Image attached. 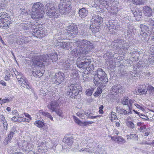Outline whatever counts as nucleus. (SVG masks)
Listing matches in <instances>:
<instances>
[{
	"instance_id": "nucleus-1",
	"label": "nucleus",
	"mask_w": 154,
	"mask_h": 154,
	"mask_svg": "<svg viewBox=\"0 0 154 154\" xmlns=\"http://www.w3.org/2000/svg\"><path fill=\"white\" fill-rule=\"evenodd\" d=\"M81 60L80 57H78L76 61V64L77 66L81 69H85L87 70L90 71L94 69V65L91 63V59H85Z\"/></svg>"
},
{
	"instance_id": "nucleus-2",
	"label": "nucleus",
	"mask_w": 154,
	"mask_h": 154,
	"mask_svg": "<svg viewBox=\"0 0 154 154\" xmlns=\"http://www.w3.org/2000/svg\"><path fill=\"white\" fill-rule=\"evenodd\" d=\"M95 75L93 81L95 83L98 82L99 80L101 81L104 84L106 83L108 81L107 75L101 68H98L95 72Z\"/></svg>"
},
{
	"instance_id": "nucleus-3",
	"label": "nucleus",
	"mask_w": 154,
	"mask_h": 154,
	"mask_svg": "<svg viewBox=\"0 0 154 154\" xmlns=\"http://www.w3.org/2000/svg\"><path fill=\"white\" fill-rule=\"evenodd\" d=\"M68 87L69 91L67 92V94L71 98L77 96L82 91L81 86L79 83H73L69 85Z\"/></svg>"
},
{
	"instance_id": "nucleus-4",
	"label": "nucleus",
	"mask_w": 154,
	"mask_h": 154,
	"mask_svg": "<svg viewBox=\"0 0 154 154\" xmlns=\"http://www.w3.org/2000/svg\"><path fill=\"white\" fill-rule=\"evenodd\" d=\"M48 57L46 55L35 56L32 59L33 64L40 67L47 65V63L48 60L47 58Z\"/></svg>"
},
{
	"instance_id": "nucleus-5",
	"label": "nucleus",
	"mask_w": 154,
	"mask_h": 154,
	"mask_svg": "<svg viewBox=\"0 0 154 154\" xmlns=\"http://www.w3.org/2000/svg\"><path fill=\"white\" fill-rule=\"evenodd\" d=\"M63 3H59L58 8L60 13L63 15H66L71 11L72 8L70 0H65Z\"/></svg>"
},
{
	"instance_id": "nucleus-6",
	"label": "nucleus",
	"mask_w": 154,
	"mask_h": 154,
	"mask_svg": "<svg viewBox=\"0 0 154 154\" xmlns=\"http://www.w3.org/2000/svg\"><path fill=\"white\" fill-rule=\"evenodd\" d=\"M45 7L46 13L49 17H54V18H57L59 16L60 14L54 6H53L52 4L47 3Z\"/></svg>"
},
{
	"instance_id": "nucleus-7",
	"label": "nucleus",
	"mask_w": 154,
	"mask_h": 154,
	"mask_svg": "<svg viewBox=\"0 0 154 154\" xmlns=\"http://www.w3.org/2000/svg\"><path fill=\"white\" fill-rule=\"evenodd\" d=\"M0 19L2 28L7 29L11 22V18L7 13L2 12L0 14Z\"/></svg>"
},
{
	"instance_id": "nucleus-8",
	"label": "nucleus",
	"mask_w": 154,
	"mask_h": 154,
	"mask_svg": "<svg viewBox=\"0 0 154 154\" xmlns=\"http://www.w3.org/2000/svg\"><path fill=\"white\" fill-rule=\"evenodd\" d=\"M113 46L118 49H123L125 51L129 48L128 44L124 40L117 39L114 41L112 43Z\"/></svg>"
},
{
	"instance_id": "nucleus-9",
	"label": "nucleus",
	"mask_w": 154,
	"mask_h": 154,
	"mask_svg": "<svg viewBox=\"0 0 154 154\" xmlns=\"http://www.w3.org/2000/svg\"><path fill=\"white\" fill-rule=\"evenodd\" d=\"M66 30L67 31V34L68 36L72 38L75 37L78 33L77 25L74 24H72L69 26Z\"/></svg>"
},
{
	"instance_id": "nucleus-10",
	"label": "nucleus",
	"mask_w": 154,
	"mask_h": 154,
	"mask_svg": "<svg viewBox=\"0 0 154 154\" xmlns=\"http://www.w3.org/2000/svg\"><path fill=\"white\" fill-rule=\"evenodd\" d=\"M52 76L53 80L54 81V83L57 85L60 84L64 80V76L63 73L58 72L54 73V75Z\"/></svg>"
},
{
	"instance_id": "nucleus-11",
	"label": "nucleus",
	"mask_w": 154,
	"mask_h": 154,
	"mask_svg": "<svg viewBox=\"0 0 154 154\" xmlns=\"http://www.w3.org/2000/svg\"><path fill=\"white\" fill-rule=\"evenodd\" d=\"M71 54L74 57H77L81 54L84 55L88 54L87 50H84L82 48H74L70 52Z\"/></svg>"
},
{
	"instance_id": "nucleus-12",
	"label": "nucleus",
	"mask_w": 154,
	"mask_h": 154,
	"mask_svg": "<svg viewBox=\"0 0 154 154\" xmlns=\"http://www.w3.org/2000/svg\"><path fill=\"white\" fill-rule=\"evenodd\" d=\"M57 45L62 49L70 50L72 47L73 44L72 42L66 43L58 41L57 43Z\"/></svg>"
},
{
	"instance_id": "nucleus-13",
	"label": "nucleus",
	"mask_w": 154,
	"mask_h": 154,
	"mask_svg": "<svg viewBox=\"0 0 154 154\" xmlns=\"http://www.w3.org/2000/svg\"><path fill=\"white\" fill-rule=\"evenodd\" d=\"M45 14V11H32L31 13V17L33 19H39L43 17Z\"/></svg>"
},
{
	"instance_id": "nucleus-14",
	"label": "nucleus",
	"mask_w": 154,
	"mask_h": 154,
	"mask_svg": "<svg viewBox=\"0 0 154 154\" xmlns=\"http://www.w3.org/2000/svg\"><path fill=\"white\" fill-rule=\"evenodd\" d=\"M33 32L35 33V35H38V36L41 37H45L47 33V30L45 29L42 28H39L38 29L36 28Z\"/></svg>"
},
{
	"instance_id": "nucleus-15",
	"label": "nucleus",
	"mask_w": 154,
	"mask_h": 154,
	"mask_svg": "<svg viewBox=\"0 0 154 154\" xmlns=\"http://www.w3.org/2000/svg\"><path fill=\"white\" fill-rule=\"evenodd\" d=\"M59 106L58 102L54 100H52L47 106L48 108L52 110V112H53L55 110L57 109Z\"/></svg>"
},
{
	"instance_id": "nucleus-16",
	"label": "nucleus",
	"mask_w": 154,
	"mask_h": 154,
	"mask_svg": "<svg viewBox=\"0 0 154 154\" xmlns=\"http://www.w3.org/2000/svg\"><path fill=\"white\" fill-rule=\"evenodd\" d=\"M102 23H93L90 25V29L93 33H96L99 32L100 30V27L102 26Z\"/></svg>"
},
{
	"instance_id": "nucleus-17",
	"label": "nucleus",
	"mask_w": 154,
	"mask_h": 154,
	"mask_svg": "<svg viewBox=\"0 0 154 154\" xmlns=\"http://www.w3.org/2000/svg\"><path fill=\"white\" fill-rule=\"evenodd\" d=\"M32 11H45L43 4L42 3L39 2L35 3L33 5Z\"/></svg>"
},
{
	"instance_id": "nucleus-18",
	"label": "nucleus",
	"mask_w": 154,
	"mask_h": 154,
	"mask_svg": "<svg viewBox=\"0 0 154 154\" xmlns=\"http://www.w3.org/2000/svg\"><path fill=\"white\" fill-rule=\"evenodd\" d=\"M46 55L48 57L47 58V59L48 60V63H47V65L49 64V62H55L58 59L57 55L56 53H52L49 55Z\"/></svg>"
},
{
	"instance_id": "nucleus-19",
	"label": "nucleus",
	"mask_w": 154,
	"mask_h": 154,
	"mask_svg": "<svg viewBox=\"0 0 154 154\" xmlns=\"http://www.w3.org/2000/svg\"><path fill=\"white\" fill-rule=\"evenodd\" d=\"M103 21V18L99 15H94L92 16L91 20V22L92 23H102Z\"/></svg>"
},
{
	"instance_id": "nucleus-20",
	"label": "nucleus",
	"mask_w": 154,
	"mask_h": 154,
	"mask_svg": "<svg viewBox=\"0 0 154 154\" xmlns=\"http://www.w3.org/2000/svg\"><path fill=\"white\" fill-rule=\"evenodd\" d=\"M112 91L116 93H122L123 92L124 89L120 85H115L112 88Z\"/></svg>"
},
{
	"instance_id": "nucleus-21",
	"label": "nucleus",
	"mask_w": 154,
	"mask_h": 154,
	"mask_svg": "<svg viewBox=\"0 0 154 154\" xmlns=\"http://www.w3.org/2000/svg\"><path fill=\"white\" fill-rule=\"evenodd\" d=\"M85 47L84 48L82 49L84 50H87L88 51V53L89 51H90V50L93 49L94 47L93 44L87 40V41L85 42Z\"/></svg>"
},
{
	"instance_id": "nucleus-22",
	"label": "nucleus",
	"mask_w": 154,
	"mask_h": 154,
	"mask_svg": "<svg viewBox=\"0 0 154 154\" xmlns=\"http://www.w3.org/2000/svg\"><path fill=\"white\" fill-rule=\"evenodd\" d=\"M143 13L145 16L150 17L152 14V11L150 7L147 6H144L143 8Z\"/></svg>"
},
{
	"instance_id": "nucleus-23",
	"label": "nucleus",
	"mask_w": 154,
	"mask_h": 154,
	"mask_svg": "<svg viewBox=\"0 0 154 154\" xmlns=\"http://www.w3.org/2000/svg\"><path fill=\"white\" fill-rule=\"evenodd\" d=\"M70 62L69 60H67L64 62L62 64V69L65 70L69 69L71 68Z\"/></svg>"
},
{
	"instance_id": "nucleus-24",
	"label": "nucleus",
	"mask_w": 154,
	"mask_h": 154,
	"mask_svg": "<svg viewBox=\"0 0 154 154\" xmlns=\"http://www.w3.org/2000/svg\"><path fill=\"white\" fill-rule=\"evenodd\" d=\"M133 14L137 21H139L141 19L142 17V12L140 10L138 9L136 10L134 12Z\"/></svg>"
},
{
	"instance_id": "nucleus-25",
	"label": "nucleus",
	"mask_w": 154,
	"mask_h": 154,
	"mask_svg": "<svg viewBox=\"0 0 154 154\" xmlns=\"http://www.w3.org/2000/svg\"><path fill=\"white\" fill-rule=\"evenodd\" d=\"M73 140V138L72 136L66 137L65 140L64 139V138L63 139V142L69 146H72Z\"/></svg>"
},
{
	"instance_id": "nucleus-26",
	"label": "nucleus",
	"mask_w": 154,
	"mask_h": 154,
	"mask_svg": "<svg viewBox=\"0 0 154 154\" xmlns=\"http://www.w3.org/2000/svg\"><path fill=\"white\" fill-rule=\"evenodd\" d=\"M88 13V11L85 8L81 9L79 11V14L80 17L82 18L86 17Z\"/></svg>"
},
{
	"instance_id": "nucleus-27",
	"label": "nucleus",
	"mask_w": 154,
	"mask_h": 154,
	"mask_svg": "<svg viewBox=\"0 0 154 154\" xmlns=\"http://www.w3.org/2000/svg\"><path fill=\"white\" fill-rule=\"evenodd\" d=\"M86 41H87L86 39L78 41L75 42V45L77 47H80L79 48H84L85 47V44Z\"/></svg>"
},
{
	"instance_id": "nucleus-28",
	"label": "nucleus",
	"mask_w": 154,
	"mask_h": 154,
	"mask_svg": "<svg viewBox=\"0 0 154 154\" xmlns=\"http://www.w3.org/2000/svg\"><path fill=\"white\" fill-rule=\"evenodd\" d=\"M21 26L22 28L24 30H29L30 28L33 29H33H34L33 26L29 22L23 24L21 25Z\"/></svg>"
},
{
	"instance_id": "nucleus-29",
	"label": "nucleus",
	"mask_w": 154,
	"mask_h": 154,
	"mask_svg": "<svg viewBox=\"0 0 154 154\" xmlns=\"http://www.w3.org/2000/svg\"><path fill=\"white\" fill-rule=\"evenodd\" d=\"M141 32L149 33V26L144 24L140 25Z\"/></svg>"
},
{
	"instance_id": "nucleus-30",
	"label": "nucleus",
	"mask_w": 154,
	"mask_h": 154,
	"mask_svg": "<svg viewBox=\"0 0 154 154\" xmlns=\"http://www.w3.org/2000/svg\"><path fill=\"white\" fill-rule=\"evenodd\" d=\"M146 24L149 26L150 28L152 29L154 26V21L151 18H148L146 20Z\"/></svg>"
},
{
	"instance_id": "nucleus-31",
	"label": "nucleus",
	"mask_w": 154,
	"mask_h": 154,
	"mask_svg": "<svg viewBox=\"0 0 154 154\" xmlns=\"http://www.w3.org/2000/svg\"><path fill=\"white\" fill-rule=\"evenodd\" d=\"M149 34V33L140 32V38L143 42H145L147 41L148 38Z\"/></svg>"
},
{
	"instance_id": "nucleus-32",
	"label": "nucleus",
	"mask_w": 154,
	"mask_h": 154,
	"mask_svg": "<svg viewBox=\"0 0 154 154\" xmlns=\"http://www.w3.org/2000/svg\"><path fill=\"white\" fill-rule=\"evenodd\" d=\"M39 113L40 114L42 115L43 116L49 118L52 121L53 120V118L50 113L48 112H45L42 110H40L39 111Z\"/></svg>"
},
{
	"instance_id": "nucleus-33",
	"label": "nucleus",
	"mask_w": 154,
	"mask_h": 154,
	"mask_svg": "<svg viewBox=\"0 0 154 154\" xmlns=\"http://www.w3.org/2000/svg\"><path fill=\"white\" fill-rule=\"evenodd\" d=\"M38 150L40 154H47L48 152L47 150L46 149H44L42 146H38Z\"/></svg>"
},
{
	"instance_id": "nucleus-34",
	"label": "nucleus",
	"mask_w": 154,
	"mask_h": 154,
	"mask_svg": "<svg viewBox=\"0 0 154 154\" xmlns=\"http://www.w3.org/2000/svg\"><path fill=\"white\" fill-rule=\"evenodd\" d=\"M143 86L139 87L138 90L140 93V95H145L146 94L148 89H143Z\"/></svg>"
},
{
	"instance_id": "nucleus-35",
	"label": "nucleus",
	"mask_w": 154,
	"mask_h": 154,
	"mask_svg": "<svg viewBox=\"0 0 154 154\" xmlns=\"http://www.w3.org/2000/svg\"><path fill=\"white\" fill-rule=\"evenodd\" d=\"M129 100L128 97L125 96L122 99L121 103L124 105H126L128 104Z\"/></svg>"
},
{
	"instance_id": "nucleus-36",
	"label": "nucleus",
	"mask_w": 154,
	"mask_h": 154,
	"mask_svg": "<svg viewBox=\"0 0 154 154\" xmlns=\"http://www.w3.org/2000/svg\"><path fill=\"white\" fill-rule=\"evenodd\" d=\"M70 75L73 78H77L78 76V72L77 70L74 69L72 70Z\"/></svg>"
},
{
	"instance_id": "nucleus-37",
	"label": "nucleus",
	"mask_w": 154,
	"mask_h": 154,
	"mask_svg": "<svg viewBox=\"0 0 154 154\" xmlns=\"http://www.w3.org/2000/svg\"><path fill=\"white\" fill-rule=\"evenodd\" d=\"M34 124L39 128L43 127L44 125V124L43 122L40 121H36L34 123Z\"/></svg>"
},
{
	"instance_id": "nucleus-38",
	"label": "nucleus",
	"mask_w": 154,
	"mask_h": 154,
	"mask_svg": "<svg viewBox=\"0 0 154 154\" xmlns=\"http://www.w3.org/2000/svg\"><path fill=\"white\" fill-rule=\"evenodd\" d=\"M114 137L115 138V140H117V141H118L119 142L124 143L125 142V139H124L123 137L121 136H116L115 137Z\"/></svg>"
},
{
	"instance_id": "nucleus-39",
	"label": "nucleus",
	"mask_w": 154,
	"mask_h": 154,
	"mask_svg": "<svg viewBox=\"0 0 154 154\" xmlns=\"http://www.w3.org/2000/svg\"><path fill=\"white\" fill-rule=\"evenodd\" d=\"M102 92V90L101 88H97L96 91L94 94V95L95 97H97L100 95Z\"/></svg>"
},
{
	"instance_id": "nucleus-40",
	"label": "nucleus",
	"mask_w": 154,
	"mask_h": 154,
	"mask_svg": "<svg viewBox=\"0 0 154 154\" xmlns=\"http://www.w3.org/2000/svg\"><path fill=\"white\" fill-rule=\"evenodd\" d=\"M128 137L130 139H133L136 140H137L138 139V137L137 135L135 134H131L129 135H128Z\"/></svg>"
},
{
	"instance_id": "nucleus-41",
	"label": "nucleus",
	"mask_w": 154,
	"mask_h": 154,
	"mask_svg": "<svg viewBox=\"0 0 154 154\" xmlns=\"http://www.w3.org/2000/svg\"><path fill=\"white\" fill-rule=\"evenodd\" d=\"M12 138L10 136H9L8 135V136L5 139L4 141V144L5 145H7L8 144V142L11 141Z\"/></svg>"
},
{
	"instance_id": "nucleus-42",
	"label": "nucleus",
	"mask_w": 154,
	"mask_h": 154,
	"mask_svg": "<svg viewBox=\"0 0 154 154\" xmlns=\"http://www.w3.org/2000/svg\"><path fill=\"white\" fill-rule=\"evenodd\" d=\"M127 126L131 129H133L134 128L135 125L133 122L131 121H128L127 123Z\"/></svg>"
},
{
	"instance_id": "nucleus-43",
	"label": "nucleus",
	"mask_w": 154,
	"mask_h": 154,
	"mask_svg": "<svg viewBox=\"0 0 154 154\" xmlns=\"http://www.w3.org/2000/svg\"><path fill=\"white\" fill-rule=\"evenodd\" d=\"M133 4L136 5H140L143 3L142 0H132Z\"/></svg>"
},
{
	"instance_id": "nucleus-44",
	"label": "nucleus",
	"mask_w": 154,
	"mask_h": 154,
	"mask_svg": "<svg viewBox=\"0 0 154 154\" xmlns=\"http://www.w3.org/2000/svg\"><path fill=\"white\" fill-rule=\"evenodd\" d=\"M54 112H55L60 117H63V114L62 111L60 109H56L54 111Z\"/></svg>"
},
{
	"instance_id": "nucleus-45",
	"label": "nucleus",
	"mask_w": 154,
	"mask_h": 154,
	"mask_svg": "<svg viewBox=\"0 0 154 154\" xmlns=\"http://www.w3.org/2000/svg\"><path fill=\"white\" fill-rule=\"evenodd\" d=\"M26 79V78H25V77L23 76L22 77V78H20V79L18 81L20 84V85H21L22 87H25V86L23 84V83H22L23 82L24 80H25Z\"/></svg>"
},
{
	"instance_id": "nucleus-46",
	"label": "nucleus",
	"mask_w": 154,
	"mask_h": 154,
	"mask_svg": "<svg viewBox=\"0 0 154 154\" xmlns=\"http://www.w3.org/2000/svg\"><path fill=\"white\" fill-rule=\"evenodd\" d=\"M26 79V78H25V77L23 76L22 77V78H20V79L18 81L20 84V85H21L22 87H25V86L23 84V83H22L23 82L24 80H25Z\"/></svg>"
},
{
	"instance_id": "nucleus-47",
	"label": "nucleus",
	"mask_w": 154,
	"mask_h": 154,
	"mask_svg": "<svg viewBox=\"0 0 154 154\" xmlns=\"http://www.w3.org/2000/svg\"><path fill=\"white\" fill-rule=\"evenodd\" d=\"M23 82L22 84L23 83V84L25 86V87H23L26 88H29V85L28 81L27 79H26Z\"/></svg>"
},
{
	"instance_id": "nucleus-48",
	"label": "nucleus",
	"mask_w": 154,
	"mask_h": 154,
	"mask_svg": "<svg viewBox=\"0 0 154 154\" xmlns=\"http://www.w3.org/2000/svg\"><path fill=\"white\" fill-rule=\"evenodd\" d=\"M93 91V90L92 89H88L86 91V93L88 96H91L92 95Z\"/></svg>"
},
{
	"instance_id": "nucleus-49",
	"label": "nucleus",
	"mask_w": 154,
	"mask_h": 154,
	"mask_svg": "<svg viewBox=\"0 0 154 154\" xmlns=\"http://www.w3.org/2000/svg\"><path fill=\"white\" fill-rule=\"evenodd\" d=\"M26 119L24 117H19L18 118L17 121L19 122H24L26 121Z\"/></svg>"
},
{
	"instance_id": "nucleus-50",
	"label": "nucleus",
	"mask_w": 154,
	"mask_h": 154,
	"mask_svg": "<svg viewBox=\"0 0 154 154\" xmlns=\"http://www.w3.org/2000/svg\"><path fill=\"white\" fill-rule=\"evenodd\" d=\"M100 3L103 6H108L107 2L105 0H102L100 1Z\"/></svg>"
},
{
	"instance_id": "nucleus-51",
	"label": "nucleus",
	"mask_w": 154,
	"mask_h": 154,
	"mask_svg": "<svg viewBox=\"0 0 154 154\" xmlns=\"http://www.w3.org/2000/svg\"><path fill=\"white\" fill-rule=\"evenodd\" d=\"M75 118L74 121L75 122L80 125H82V122L80 121L78 118L75 117Z\"/></svg>"
},
{
	"instance_id": "nucleus-52",
	"label": "nucleus",
	"mask_w": 154,
	"mask_h": 154,
	"mask_svg": "<svg viewBox=\"0 0 154 154\" xmlns=\"http://www.w3.org/2000/svg\"><path fill=\"white\" fill-rule=\"evenodd\" d=\"M148 90L150 91V92L152 93L154 92V88L151 85H149L148 87Z\"/></svg>"
},
{
	"instance_id": "nucleus-53",
	"label": "nucleus",
	"mask_w": 154,
	"mask_h": 154,
	"mask_svg": "<svg viewBox=\"0 0 154 154\" xmlns=\"http://www.w3.org/2000/svg\"><path fill=\"white\" fill-rule=\"evenodd\" d=\"M96 152L99 154H102L103 153L104 150L103 149L98 148L96 150Z\"/></svg>"
},
{
	"instance_id": "nucleus-54",
	"label": "nucleus",
	"mask_w": 154,
	"mask_h": 154,
	"mask_svg": "<svg viewBox=\"0 0 154 154\" xmlns=\"http://www.w3.org/2000/svg\"><path fill=\"white\" fill-rule=\"evenodd\" d=\"M134 100L133 99H130L129 100V103H128V104L130 105V106H128L129 108V109H131V106L133 103L134 102Z\"/></svg>"
},
{
	"instance_id": "nucleus-55",
	"label": "nucleus",
	"mask_w": 154,
	"mask_h": 154,
	"mask_svg": "<svg viewBox=\"0 0 154 154\" xmlns=\"http://www.w3.org/2000/svg\"><path fill=\"white\" fill-rule=\"evenodd\" d=\"M119 112L122 114L125 115L127 113V111L123 109H120L119 111Z\"/></svg>"
},
{
	"instance_id": "nucleus-56",
	"label": "nucleus",
	"mask_w": 154,
	"mask_h": 154,
	"mask_svg": "<svg viewBox=\"0 0 154 154\" xmlns=\"http://www.w3.org/2000/svg\"><path fill=\"white\" fill-rule=\"evenodd\" d=\"M77 115L82 119H84V114L83 113H81L79 112H78L77 113Z\"/></svg>"
},
{
	"instance_id": "nucleus-57",
	"label": "nucleus",
	"mask_w": 154,
	"mask_h": 154,
	"mask_svg": "<svg viewBox=\"0 0 154 154\" xmlns=\"http://www.w3.org/2000/svg\"><path fill=\"white\" fill-rule=\"evenodd\" d=\"M139 116L141 118L144 119L146 120H147L149 119L145 115H144L141 114L139 115Z\"/></svg>"
},
{
	"instance_id": "nucleus-58",
	"label": "nucleus",
	"mask_w": 154,
	"mask_h": 154,
	"mask_svg": "<svg viewBox=\"0 0 154 154\" xmlns=\"http://www.w3.org/2000/svg\"><path fill=\"white\" fill-rule=\"evenodd\" d=\"M115 114L116 113L113 112H112L111 113V118H113L114 120L116 119L117 117L115 115Z\"/></svg>"
},
{
	"instance_id": "nucleus-59",
	"label": "nucleus",
	"mask_w": 154,
	"mask_h": 154,
	"mask_svg": "<svg viewBox=\"0 0 154 154\" xmlns=\"http://www.w3.org/2000/svg\"><path fill=\"white\" fill-rule=\"evenodd\" d=\"M2 123L3 125V126L4 128L6 130H7V127H8V124L6 122H4V121H3Z\"/></svg>"
},
{
	"instance_id": "nucleus-60",
	"label": "nucleus",
	"mask_w": 154,
	"mask_h": 154,
	"mask_svg": "<svg viewBox=\"0 0 154 154\" xmlns=\"http://www.w3.org/2000/svg\"><path fill=\"white\" fill-rule=\"evenodd\" d=\"M14 129L12 130L10 132V134L8 135L9 136H10L11 137H13V135L14 134Z\"/></svg>"
},
{
	"instance_id": "nucleus-61",
	"label": "nucleus",
	"mask_w": 154,
	"mask_h": 154,
	"mask_svg": "<svg viewBox=\"0 0 154 154\" xmlns=\"http://www.w3.org/2000/svg\"><path fill=\"white\" fill-rule=\"evenodd\" d=\"M90 150L89 149L85 148L84 149H81L79 151L80 152H83V151H86V152H89V151H90Z\"/></svg>"
},
{
	"instance_id": "nucleus-62",
	"label": "nucleus",
	"mask_w": 154,
	"mask_h": 154,
	"mask_svg": "<svg viewBox=\"0 0 154 154\" xmlns=\"http://www.w3.org/2000/svg\"><path fill=\"white\" fill-rule=\"evenodd\" d=\"M15 75L16 76V78L18 80H19L20 78H22L23 76H22L21 74L20 75H17L16 73H15Z\"/></svg>"
},
{
	"instance_id": "nucleus-63",
	"label": "nucleus",
	"mask_w": 154,
	"mask_h": 154,
	"mask_svg": "<svg viewBox=\"0 0 154 154\" xmlns=\"http://www.w3.org/2000/svg\"><path fill=\"white\" fill-rule=\"evenodd\" d=\"M150 50L151 52L152 53V54H154V45H152L151 46Z\"/></svg>"
},
{
	"instance_id": "nucleus-64",
	"label": "nucleus",
	"mask_w": 154,
	"mask_h": 154,
	"mask_svg": "<svg viewBox=\"0 0 154 154\" xmlns=\"http://www.w3.org/2000/svg\"><path fill=\"white\" fill-rule=\"evenodd\" d=\"M82 125H80L81 126H86L87 125H88L90 124V122H82Z\"/></svg>"
}]
</instances>
